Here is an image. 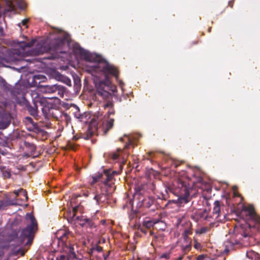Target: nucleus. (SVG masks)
I'll return each mask as SVG.
<instances>
[{"label":"nucleus","instance_id":"nucleus-1","mask_svg":"<svg viewBox=\"0 0 260 260\" xmlns=\"http://www.w3.org/2000/svg\"><path fill=\"white\" fill-rule=\"evenodd\" d=\"M73 50L75 54L79 55L82 59L86 62L88 72L92 74L93 72H101L105 75L104 80L100 81L97 80H94L98 95H100L104 99H107L110 96V94L107 90H109L112 92L116 91V87L111 83L108 76V75L114 76L120 87H122L123 83L121 81L118 80V71L113 65L105 60H102L101 56L84 50L78 43H75L73 45Z\"/></svg>","mask_w":260,"mask_h":260},{"label":"nucleus","instance_id":"nucleus-2","mask_svg":"<svg viewBox=\"0 0 260 260\" xmlns=\"http://www.w3.org/2000/svg\"><path fill=\"white\" fill-rule=\"evenodd\" d=\"M115 174V171L106 170L103 173L92 176L91 186L87 190V194L85 195L92 198L96 205L103 206L108 203L110 194L114 190V186L109 182Z\"/></svg>","mask_w":260,"mask_h":260},{"label":"nucleus","instance_id":"nucleus-3","mask_svg":"<svg viewBox=\"0 0 260 260\" xmlns=\"http://www.w3.org/2000/svg\"><path fill=\"white\" fill-rule=\"evenodd\" d=\"M197 214L200 218L210 221L212 226H217L216 222L224 221L226 216V214L221 210L220 203L218 201H216L214 203L212 215L209 216L206 210H200Z\"/></svg>","mask_w":260,"mask_h":260},{"label":"nucleus","instance_id":"nucleus-4","mask_svg":"<svg viewBox=\"0 0 260 260\" xmlns=\"http://www.w3.org/2000/svg\"><path fill=\"white\" fill-rule=\"evenodd\" d=\"M168 189L178 197V201L180 204H186L190 199L189 191L186 186V183L181 179L174 182L172 186L168 187Z\"/></svg>","mask_w":260,"mask_h":260},{"label":"nucleus","instance_id":"nucleus-5","mask_svg":"<svg viewBox=\"0 0 260 260\" xmlns=\"http://www.w3.org/2000/svg\"><path fill=\"white\" fill-rule=\"evenodd\" d=\"M25 218L27 226L21 232L20 243H22L25 239H27L26 244L28 245L31 243L34 235L37 230V222L34 216L30 213H27Z\"/></svg>","mask_w":260,"mask_h":260},{"label":"nucleus","instance_id":"nucleus-6","mask_svg":"<svg viewBox=\"0 0 260 260\" xmlns=\"http://www.w3.org/2000/svg\"><path fill=\"white\" fill-rule=\"evenodd\" d=\"M35 42V40H32L28 43L23 41L18 42L15 48L11 51L10 53L11 60L12 61L21 60L24 56L28 55L29 53L26 49L32 46Z\"/></svg>","mask_w":260,"mask_h":260},{"label":"nucleus","instance_id":"nucleus-7","mask_svg":"<svg viewBox=\"0 0 260 260\" xmlns=\"http://www.w3.org/2000/svg\"><path fill=\"white\" fill-rule=\"evenodd\" d=\"M233 233L231 235L230 232L229 238L228 237L225 245L226 248H231L234 245L240 244L242 241H246L249 238V234L244 229L240 227H235ZM228 237V236H226ZM242 244H245L243 242Z\"/></svg>","mask_w":260,"mask_h":260},{"label":"nucleus","instance_id":"nucleus-8","mask_svg":"<svg viewBox=\"0 0 260 260\" xmlns=\"http://www.w3.org/2000/svg\"><path fill=\"white\" fill-rule=\"evenodd\" d=\"M241 214L242 215H245L246 219L250 221L251 223H249L250 227L253 226L260 231V217L256 214L252 205L243 206Z\"/></svg>","mask_w":260,"mask_h":260},{"label":"nucleus","instance_id":"nucleus-9","mask_svg":"<svg viewBox=\"0 0 260 260\" xmlns=\"http://www.w3.org/2000/svg\"><path fill=\"white\" fill-rule=\"evenodd\" d=\"M53 33L59 34V36L55 39V45L53 47V50L57 53H62L63 51L60 49L64 42H69V35L60 29H55Z\"/></svg>","mask_w":260,"mask_h":260},{"label":"nucleus","instance_id":"nucleus-10","mask_svg":"<svg viewBox=\"0 0 260 260\" xmlns=\"http://www.w3.org/2000/svg\"><path fill=\"white\" fill-rule=\"evenodd\" d=\"M6 9L5 11L15 12L16 7L23 9L25 7V4L23 0H5Z\"/></svg>","mask_w":260,"mask_h":260},{"label":"nucleus","instance_id":"nucleus-11","mask_svg":"<svg viewBox=\"0 0 260 260\" xmlns=\"http://www.w3.org/2000/svg\"><path fill=\"white\" fill-rule=\"evenodd\" d=\"M66 252L68 254L67 256L64 254H61L56 257V260H79L80 258L77 257L76 252H75L74 246L70 245L67 247L65 249Z\"/></svg>","mask_w":260,"mask_h":260},{"label":"nucleus","instance_id":"nucleus-12","mask_svg":"<svg viewBox=\"0 0 260 260\" xmlns=\"http://www.w3.org/2000/svg\"><path fill=\"white\" fill-rule=\"evenodd\" d=\"M41 91L46 93H54L57 92L58 94L60 95L63 93V87L57 85H46L41 88Z\"/></svg>","mask_w":260,"mask_h":260},{"label":"nucleus","instance_id":"nucleus-13","mask_svg":"<svg viewBox=\"0 0 260 260\" xmlns=\"http://www.w3.org/2000/svg\"><path fill=\"white\" fill-rule=\"evenodd\" d=\"M41 109L45 118L49 119L50 117H56L55 113L58 112L57 110L50 108L49 105L43 106Z\"/></svg>","mask_w":260,"mask_h":260},{"label":"nucleus","instance_id":"nucleus-14","mask_svg":"<svg viewBox=\"0 0 260 260\" xmlns=\"http://www.w3.org/2000/svg\"><path fill=\"white\" fill-rule=\"evenodd\" d=\"M114 121V119L113 118H109L103 122L102 131L104 134H106L108 131L113 127Z\"/></svg>","mask_w":260,"mask_h":260},{"label":"nucleus","instance_id":"nucleus-15","mask_svg":"<svg viewBox=\"0 0 260 260\" xmlns=\"http://www.w3.org/2000/svg\"><path fill=\"white\" fill-rule=\"evenodd\" d=\"M70 235V232L64 230H59L56 233V237L62 242H65L67 237Z\"/></svg>","mask_w":260,"mask_h":260},{"label":"nucleus","instance_id":"nucleus-16","mask_svg":"<svg viewBox=\"0 0 260 260\" xmlns=\"http://www.w3.org/2000/svg\"><path fill=\"white\" fill-rule=\"evenodd\" d=\"M121 141L126 142V144L124 146V149H127L129 145H133L134 142L132 140V136L130 135H125L124 137L120 138Z\"/></svg>","mask_w":260,"mask_h":260},{"label":"nucleus","instance_id":"nucleus-17","mask_svg":"<svg viewBox=\"0 0 260 260\" xmlns=\"http://www.w3.org/2000/svg\"><path fill=\"white\" fill-rule=\"evenodd\" d=\"M82 220H81V222H80V225L82 226H89L90 228H95V224L91 220L85 217H82Z\"/></svg>","mask_w":260,"mask_h":260},{"label":"nucleus","instance_id":"nucleus-18","mask_svg":"<svg viewBox=\"0 0 260 260\" xmlns=\"http://www.w3.org/2000/svg\"><path fill=\"white\" fill-rule=\"evenodd\" d=\"M10 119L9 116H6L0 121V128H6L10 123Z\"/></svg>","mask_w":260,"mask_h":260},{"label":"nucleus","instance_id":"nucleus-19","mask_svg":"<svg viewBox=\"0 0 260 260\" xmlns=\"http://www.w3.org/2000/svg\"><path fill=\"white\" fill-rule=\"evenodd\" d=\"M113 103L111 101L107 102L104 105V107L105 109L108 108V111L107 112V114L108 116H110L111 115L114 114V110L113 108Z\"/></svg>","mask_w":260,"mask_h":260},{"label":"nucleus","instance_id":"nucleus-20","mask_svg":"<svg viewBox=\"0 0 260 260\" xmlns=\"http://www.w3.org/2000/svg\"><path fill=\"white\" fill-rule=\"evenodd\" d=\"M159 222L157 219L145 220L143 222V225L147 228H150Z\"/></svg>","mask_w":260,"mask_h":260},{"label":"nucleus","instance_id":"nucleus-21","mask_svg":"<svg viewBox=\"0 0 260 260\" xmlns=\"http://www.w3.org/2000/svg\"><path fill=\"white\" fill-rule=\"evenodd\" d=\"M0 170L2 172L3 176L5 178H10L11 176V173L9 169L6 168V167L1 166H0Z\"/></svg>","mask_w":260,"mask_h":260},{"label":"nucleus","instance_id":"nucleus-22","mask_svg":"<svg viewBox=\"0 0 260 260\" xmlns=\"http://www.w3.org/2000/svg\"><path fill=\"white\" fill-rule=\"evenodd\" d=\"M246 256L251 260H255L256 257L258 256V254L252 250H249L247 252Z\"/></svg>","mask_w":260,"mask_h":260},{"label":"nucleus","instance_id":"nucleus-23","mask_svg":"<svg viewBox=\"0 0 260 260\" xmlns=\"http://www.w3.org/2000/svg\"><path fill=\"white\" fill-rule=\"evenodd\" d=\"M51 50V48H46L44 47H41L39 49L35 51L32 53L34 55H39L44 52H48Z\"/></svg>","mask_w":260,"mask_h":260},{"label":"nucleus","instance_id":"nucleus-24","mask_svg":"<svg viewBox=\"0 0 260 260\" xmlns=\"http://www.w3.org/2000/svg\"><path fill=\"white\" fill-rule=\"evenodd\" d=\"M27 192L25 190H23L22 189V190L20 191V198L18 199V200L24 201V200L27 201Z\"/></svg>","mask_w":260,"mask_h":260},{"label":"nucleus","instance_id":"nucleus-25","mask_svg":"<svg viewBox=\"0 0 260 260\" xmlns=\"http://www.w3.org/2000/svg\"><path fill=\"white\" fill-rule=\"evenodd\" d=\"M59 80L64 82L66 84H67L68 86L71 85V80L66 77L61 75L59 77Z\"/></svg>","mask_w":260,"mask_h":260},{"label":"nucleus","instance_id":"nucleus-26","mask_svg":"<svg viewBox=\"0 0 260 260\" xmlns=\"http://www.w3.org/2000/svg\"><path fill=\"white\" fill-rule=\"evenodd\" d=\"M153 202L154 200L152 199L149 198L148 200H144L143 202V204L146 207L149 208L153 204Z\"/></svg>","mask_w":260,"mask_h":260},{"label":"nucleus","instance_id":"nucleus-27","mask_svg":"<svg viewBox=\"0 0 260 260\" xmlns=\"http://www.w3.org/2000/svg\"><path fill=\"white\" fill-rule=\"evenodd\" d=\"M121 154V150L118 149L117 152H115L112 154V158L113 160H117Z\"/></svg>","mask_w":260,"mask_h":260},{"label":"nucleus","instance_id":"nucleus-28","mask_svg":"<svg viewBox=\"0 0 260 260\" xmlns=\"http://www.w3.org/2000/svg\"><path fill=\"white\" fill-rule=\"evenodd\" d=\"M28 111L30 113V114L34 117L37 115V110L35 108H29Z\"/></svg>","mask_w":260,"mask_h":260},{"label":"nucleus","instance_id":"nucleus-29","mask_svg":"<svg viewBox=\"0 0 260 260\" xmlns=\"http://www.w3.org/2000/svg\"><path fill=\"white\" fill-rule=\"evenodd\" d=\"M6 26L5 23L4 22V19H1L0 18V33L3 34L4 32V29L5 27Z\"/></svg>","mask_w":260,"mask_h":260},{"label":"nucleus","instance_id":"nucleus-30","mask_svg":"<svg viewBox=\"0 0 260 260\" xmlns=\"http://www.w3.org/2000/svg\"><path fill=\"white\" fill-rule=\"evenodd\" d=\"M193 246L198 250H200L201 248V244L199 242H197L196 240H194L193 241Z\"/></svg>","mask_w":260,"mask_h":260},{"label":"nucleus","instance_id":"nucleus-31","mask_svg":"<svg viewBox=\"0 0 260 260\" xmlns=\"http://www.w3.org/2000/svg\"><path fill=\"white\" fill-rule=\"evenodd\" d=\"M208 230V229L207 227H203L199 230V233L200 234H204L206 233Z\"/></svg>","mask_w":260,"mask_h":260},{"label":"nucleus","instance_id":"nucleus-32","mask_svg":"<svg viewBox=\"0 0 260 260\" xmlns=\"http://www.w3.org/2000/svg\"><path fill=\"white\" fill-rule=\"evenodd\" d=\"M3 237V236L2 235L1 233H0V237ZM1 239V238H0V240ZM4 250H3V248L0 247V260L2 259V257H3V256L4 255Z\"/></svg>","mask_w":260,"mask_h":260},{"label":"nucleus","instance_id":"nucleus-33","mask_svg":"<svg viewBox=\"0 0 260 260\" xmlns=\"http://www.w3.org/2000/svg\"><path fill=\"white\" fill-rule=\"evenodd\" d=\"M22 190V189H20L17 190H14L13 191L14 193L16 196V197H20V191Z\"/></svg>","mask_w":260,"mask_h":260},{"label":"nucleus","instance_id":"nucleus-34","mask_svg":"<svg viewBox=\"0 0 260 260\" xmlns=\"http://www.w3.org/2000/svg\"><path fill=\"white\" fill-rule=\"evenodd\" d=\"M28 21V19H23L22 22H21V24L23 25V26H25L26 27H27V23Z\"/></svg>","mask_w":260,"mask_h":260},{"label":"nucleus","instance_id":"nucleus-35","mask_svg":"<svg viewBox=\"0 0 260 260\" xmlns=\"http://www.w3.org/2000/svg\"><path fill=\"white\" fill-rule=\"evenodd\" d=\"M236 189H237V187H236V186L233 187V193H234V196L235 197L239 196L238 193L236 192Z\"/></svg>","mask_w":260,"mask_h":260},{"label":"nucleus","instance_id":"nucleus-36","mask_svg":"<svg viewBox=\"0 0 260 260\" xmlns=\"http://www.w3.org/2000/svg\"><path fill=\"white\" fill-rule=\"evenodd\" d=\"M204 259L205 256L203 255H200L197 258V260H204Z\"/></svg>","mask_w":260,"mask_h":260},{"label":"nucleus","instance_id":"nucleus-37","mask_svg":"<svg viewBox=\"0 0 260 260\" xmlns=\"http://www.w3.org/2000/svg\"><path fill=\"white\" fill-rule=\"evenodd\" d=\"M18 203L16 200H12L9 203L10 205H16Z\"/></svg>","mask_w":260,"mask_h":260},{"label":"nucleus","instance_id":"nucleus-38","mask_svg":"<svg viewBox=\"0 0 260 260\" xmlns=\"http://www.w3.org/2000/svg\"><path fill=\"white\" fill-rule=\"evenodd\" d=\"M169 257V254H163L161 255V257L162 258H168Z\"/></svg>","mask_w":260,"mask_h":260},{"label":"nucleus","instance_id":"nucleus-39","mask_svg":"<svg viewBox=\"0 0 260 260\" xmlns=\"http://www.w3.org/2000/svg\"><path fill=\"white\" fill-rule=\"evenodd\" d=\"M26 120L30 123H32V119L30 117H26Z\"/></svg>","mask_w":260,"mask_h":260},{"label":"nucleus","instance_id":"nucleus-40","mask_svg":"<svg viewBox=\"0 0 260 260\" xmlns=\"http://www.w3.org/2000/svg\"><path fill=\"white\" fill-rule=\"evenodd\" d=\"M190 248V246L189 245H187L185 248V250H189Z\"/></svg>","mask_w":260,"mask_h":260},{"label":"nucleus","instance_id":"nucleus-41","mask_svg":"<svg viewBox=\"0 0 260 260\" xmlns=\"http://www.w3.org/2000/svg\"><path fill=\"white\" fill-rule=\"evenodd\" d=\"M136 190L137 192H138L140 191V189L139 187H138L137 188H136Z\"/></svg>","mask_w":260,"mask_h":260},{"label":"nucleus","instance_id":"nucleus-42","mask_svg":"<svg viewBox=\"0 0 260 260\" xmlns=\"http://www.w3.org/2000/svg\"><path fill=\"white\" fill-rule=\"evenodd\" d=\"M64 116L66 118H68L69 117V116L67 114H64Z\"/></svg>","mask_w":260,"mask_h":260},{"label":"nucleus","instance_id":"nucleus-43","mask_svg":"<svg viewBox=\"0 0 260 260\" xmlns=\"http://www.w3.org/2000/svg\"><path fill=\"white\" fill-rule=\"evenodd\" d=\"M40 76V75H38V76H35V79H40L39 78V77Z\"/></svg>","mask_w":260,"mask_h":260},{"label":"nucleus","instance_id":"nucleus-44","mask_svg":"<svg viewBox=\"0 0 260 260\" xmlns=\"http://www.w3.org/2000/svg\"><path fill=\"white\" fill-rule=\"evenodd\" d=\"M70 245H74V247H77V246H75V245H73V244H70L69 246H68L67 247H69ZM74 249L75 250V249L74 248Z\"/></svg>","mask_w":260,"mask_h":260},{"label":"nucleus","instance_id":"nucleus-45","mask_svg":"<svg viewBox=\"0 0 260 260\" xmlns=\"http://www.w3.org/2000/svg\"><path fill=\"white\" fill-rule=\"evenodd\" d=\"M73 209H74V211L75 212L76 211V208L75 207H73Z\"/></svg>","mask_w":260,"mask_h":260},{"label":"nucleus","instance_id":"nucleus-46","mask_svg":"<svg viewBox=\"0 0 260 260\" xmlns=\"http://www.w3.org/2000/svg\"><path fill=\"white\" fill-rule=\"evenodd\" d=\"M101 222L103 223V224H104L105 222V221H102Z\"/></svg>","mask_w":260,"mask_h":260},{"label":"nucleus","instance_id":"nucleus-47","mask_svg":"<svg viewBox=\"0 0 260 260\" xmlns=\"http://www.w3.org/2000/svg\"><path fill=\"white\" fill-rule=\"evenodd\" d=\"M210 29H211V28H209V31H210Z\"/></svg>","mask_w":260,"mask_h":260}]
</instances>
